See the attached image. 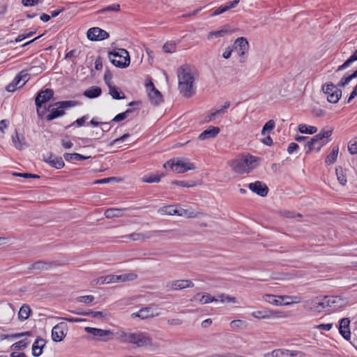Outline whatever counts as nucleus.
Listing matches in <instances>:
<instances>
[{"label": "nucleus", "instance_id": "obj_1", "mask_svg": "<svg viewBox=\"0 0 357 357\" xmlns=\"http://www.w3.org/2000/svg\"><path fill=\"white\" fill-rule=\"evenodd\" d=\"M178 89L185 98H190L194 93L192 84L195 78L192 75L189 65L181 66L178 68Z\"/></svg>", "mask_w": 357, "mask_h": 357}, {"label": "nucleus", "instance_id": "obj_2", "mask_svg": "<svg viewBox=\"0 0 357 357\" xmlns=\"http://www.w3.org/2000/svg\"><path fill=\"white\" fill-rule=\"evenodd\" d=\"M333 131V128H331L328 130H326L324 128L319 133L310 138V140L307 142V144H305V146L308 148L306 153L308 154L311 151L314 149L315 142H319V146L317 148V151L319 152L323 146L326 145L329 141H331L328 138L332 135Z\"/></svg>", "mask_w": 357, "mask_h": 357}, {"label": "nucleus", "instance_id": "obj_3", "mask_svg": "<svg viewBox=\"0 0 357 357\" xmlns=\"http://www.w3.org/2000/svg\"><path fill=\"white\" fill-rule=\"evenodd\" d=\"M78 105V102L75 100H63L56 102L54 104V106H56V108H52L49 110L50 113L46 116V120L47 121H52L56 118L61 117L65 114V109L75 107Z\"/></svg>", "mask_w": 357, "mask_h": 357}, {"label": "nucleus", "instance_id": "obj_4", "mask_svg": "<svg viewBox=\"0 0 357 357\" xmlns=\"http://www.w3.org/2000/svg\"><path fill=\"white\" fill-rule=\"evenodd\" d=\"M109 58L111 63L119 68H127L130 63L129 53L125 49H119L118 52H109Z\"/></svg>", "mask_w": 357, "mask_h": 357}, {"label": "nucleus", "instance_id": "obj_5", "mask_svg": "<svg viewBox=\"0 0 357 357\" xmlns=\"http://www.w3.org/2000/svg\"><path fill=\"white\" fill-rule=\"evenodd\" d=\"M53 96L54 91L52 89H42L37 93L35 103L37 108V114L39 117L42 118L43 114L49 110V108H46V107H44L43 111H40V109L42 105L53 98Z\"/></svg>", "mask_w": 357, "mask_h": 357}, {"label": "nucleus", "instance_id": "obj_6", "mask_svg": "<svg viewBox=\"0 0 357 357\" xmlns=\"http://www.w3.org/2000/svg\"><path fill=\"white\" fill-rule=\"evenodd\" d=\"M163 166L165 168L169 167L173 172L176 173H184L188 170L195 168L193 163L185 162L178 158L171 159L165 162Z\"/></svg>", "mask_w": 357, "mask_h": 357}, {"label": "nucleus", "instance_id": "obj_7", "mask_svg": "<svg viewBox=\"0 0 357 357\" xmlns=\"http://www.w3.org/2000/svg\"><path fill=\"white\" fill-rule=\"evenodd\" d=\"M323 92L327 95V100L331 103H337L342 97V90L332 82L322 86Z\"/></svg>", "mask_w": 357, "mask_h": 357}, {"label": "nucleus", "instance_id": "obj_8", "mask_svg": "<svg viewBox=\"0 0 357 357\" xmlns=\"http://www.w3.org/2000/svg\"><path fill=\"white\" fill-rule=\"evenodd\" d=\"M130 344H135L138 347L151 345V338L144 333H130L129 337L127 340Z\"/></svg>", "mask_w": 357, "mask_h": 357}, {"label": "nucleus", "instance_id": "obj_9", "mask_svg": "<svg viewBox=\"0 0 357 357\" xmlns=\"http://www.w3.org/2000/svg\"><path fill=\"white\" fill-rule=\"evenodd\" d=\"M85 331L97 337L98 340L104 342L109 341L114 337V333L110 330H104L100 328L86 327Z\"/></svg>", "mask_w": 357, "mask_h": 357}, {"label": "nucleus", "instance_id": "obj_10", "mask_svg": "<svg viewBox=\"0 0 357 357\" xmlns=\"http://www.w3.org/2000/svg\"><path fill=\"white\" fill-rule=\"evenodd\" d=\"M233 49L236 51L241 56L240 62L243 63L245 61L243 56L249 49V44L247 39L244 37L238 38L234 43Z\"/></svg>", "mask_w": 357, "mask_h": 357}, {"label": "nucleus", "instance_id": "obj_11", "mask_svg": "<svg viewBox=\"0 0 357 357\" xmlns=\"http://www.w3.org/2000/svg\"><path fill=\"white\" fill-rule=\"evenodd\" d=\"M87 38L91 41L103 40L109 38V34L106 31L99 27L90 28L87 33Z\"/></svg>", "mask_w": 357, "mask_h": 357}, {"label": "nucleus", "instance_id": "obj_12", "mask_svg": "<svg viewBox=\"0 0 357 357\" xmlns=\"http://www.w3.org/2000/svg\"><path fill=\"white\" fill-rule=\"evenodd\" d=\"M249 189L261 197H266L268 192V186L261 181H257L248 185Z\"/></svg>", "mask_w": 357, "mask_h": 357}, {"label": "nucleus", "instance_id": "obj_13", "mask_svg": "<svg viewBox=\"0 0 357 357\" xmlns=\"http://www.w3.org/2000/svg\"><path fill=\"white\" fill-rule=\"evenodd\" d=\"M67 328V325L64 322H61L54 326L52 330V338L54 342H61L63 340L66 334L63 329Z\"/></svg>", "mask_w": 357, "mask_h": 357}, {"label": "nucleus", "instance_id": "obj_14", "mask_svg": "<svg viewBox=\"0 0 357 357\" xmlns=\"http://www.w3.org/2000/svg\"><path fill=\"white\" fill-rule=\"evenodd\" d=\"M349 324L350 319L347 317L341 319L339 322V332L346 340H349L351 338Z\"/></svg>", "mask_w": 357, "mask_h": 357}, {"label": "nucleus", "instance_id": "obj_15", "mask_svg": "<svg viewBox=\"0 0 357 357\" xmlns=\"http://www.w3.org/2000/svg\"><path fill=\"white\" fill-rule=\"evenodd\" d=\"M151 89L149 92V98L151 103L155 106L159 105L163 102L161 93L155 87L153 82H151Z\"/></svg>", "mask_w": 357, "mask_h": 357}, {"label": "nucleus", "instance_id": "obj_16", "mask_svg": "<svg viewBox=\"0 0 357 357\" xmlns=\"http://www.w3.org/2000/svg\"><path fill=\"white\" fill-rule=\"evenodd\" d=\"M56 265L55 261H38L31 265L29 267V270H37V271H45L51 268L52 266Z\"/></svg>", "mask_w": 357, "mask_h": 357}, {"label": "nucleus", "instance_id": "obj_17", "mask_svg": "<svg viewBox=\"0 0 357 357\" xmlns=\"http://www.w3.org/2000/svg\"><path fill=\"white\" fill-rule=\"evenodd\" d=\"M220 131V129L218 127L211 126L199 135L198 139L205 140L214 138L218 135Z\"/></svg>", "mask_w": 357, "mask_h": 357}, {"label": "nucleus", "instance_id": "obj_18", "mask_svg": "<svg viewBox=\"0 0 357 357\" xmlns=\"http://www.w3.org/2000/svg\"><path fill=\"white\" fill-rule=\"evenodd\" d=\"M247 162H245L244 158L232 160L230 163L231 167L238 174H243L248 172V169L245 166Z\"/></svg>", "mask_w": 357, "mask_h": 357}, {"label": "nucleus", "instance_id": "obj_19", "mask_svg": "<svg viewBox=\"0 0 357 357\" xmlns=\"http://www.w3.org/2000/svg\"><path fill=\"white\" fill-rule=\"evenodd\" d=\"M167 287H170L174 290H178L187 287H193L194 284L190 280H178L172 282L170 284H168Z\"/></svg>", "mask_w": 357, "mask_h": 357}, {"label": "nucleus", "instance_id": "obj_20", "mask_svg": "<svg viewBox=\"0 0 357 357\" xmlns=\"http://www.w3.org/2000/svg\"><path fill=\"white\" fill-rule=\"evenodd\" d=\"M45 343V339L38 337L32 345V355L35 357L40 356L43 353V349Z\"/></svg>", "mask_w": 357, "mask_h": 357}, {"label": "nucleus", "instance_id": "obj_21", "mask_svg": "<svg viewBox=\"0 0 357 357\" xmlns=\"http://www.w3.org/2000/svg\"><path fill=\"white\" fill-rule=\"evenodd\" d=\"M157 314L154 313L153 310L150 307L141 308L137 312L132 313L131 317L133 318L139 317L142 319H145L151 317H153Z\"/></svg>", "mask_w": 357, "mask_h": 357}, {"label": "nucleus", "instance_id": "obj_22", "mask_svg": "<svg viewBox=\"0 0 357 357\" xmlns=\"http://www.w3.org/2000/svg\"><path fill=\"white\" fill-rule=\"evenodd\" d=\"M12 142L17 149L22 150L26 147L25 137L22 134H19L15 130V134L12 135Z\"/></svg>", "mask_w": 357, "mask_h": 357}, {"label": "nucleus", "instance_id": "obj_23", "mask_svg": "<svg viewBox=\"0 0 357 357\" xmlns=\"http://www.w3.org/2000/svg\"><path fill=\"white\" fill-rule=\"evenodd\" d=\"M161 231H153L149 232L148 234L142 233H132L129 235L123 236V238H128L132 241H145L147 238H151L153 233L160 232Z\"/></svg>", "mask_w": 357, "mask_h": 357}, {"label": "nucleus", "instance_id": "obj_24", "mask_svg": "<svg viewBox=\"0 0 357 357\" xmlns=\"http://www.w3.org/2000/svg\"><path fill=\"white\" fill-rule=\"evenodd\" d=\"M243 158L245 162H247L245 166L248 169V172L249 170L257 167L259 165V161L261 160L260 158H257L250 154L243 156Z\"/></svg>", "mask_w": 357, "mask_h": 357}, {"label": "nucleus", "instance_id": "obj_25", "mask_svg": "<svg viewBox=\"0 0 357 357\" xmlns=\"http://www.w3.org/2000/svg\"><path fill=\"white\" fill-rule=\"evenodd\" d=\"M126 208H110L105 211V215L107 218H119L123 215Z\"/></svg>", "mask_w": 357, "mask_h": 357}, {"label": "nucleus", "instance_id": "obj_26", "mask_svg": "<svg viewBox=\"0 0 357 357\" xmlns=\"http://www.w3.org/2000/svg\"><path fill=\"white\" fill-rule=\"evenodd\" d=\"M102 93V89L100 87L97 86H93L91 87H89L86 91H84L83 95L89 98H96L99 97Z\"/></svg>", "mask_w": 357, "mask_h": 357}, {"label": "nucleus", "instance_id": "obj_27", "mask_svg": "<svg viewBox=\"0 0 357 357\" xmlns=\"http://www.w3.org/2000/svg\"><path fill=\"white\" fill-rule=\"evenodd\" d=\"M109 93L114 100H121L126 98V96L123 91H121L115 85H109Z\"/></svg>", "mask_w": 357, "mask_h": 357}, {"label": "nucleus", "instance_id": "obj_28", "mask_svg": "<svg viewBox=\"0 0 357 357\" xmlns=\"http://www.w3.org/2000/svg\"><path fill=\"white\" fill-rule=\"evenodd\" d=\"M229 32H230V27L228 24H225L220 30L209 32L208 38L211 39L213 36L215 38L223 37Z\"/></svg>", "mask_w": 357, "mask_h": 357}, {"label": "nucleus", "instance_id": "obj_29", "mask_svg": "<svg viewBox=\"0 0 357 357\" xmlns=\"http://www.w3.org/2000/svg\"><path fill=\"white\" fill-rule=\"evenodd\" d=\"M77 314L83 316H91L93 318L98 319L100 320H105L107 319V314L106 312H95L89 310L84 312H76Z\"/></svg>", "mask_w": 357, "mask_h": 357}, {"label": "nucleus", "instance_id": "obj_30", "mask_svg": "<svg viewBox=\"0 0 357 357\" xmlns=\"http://www.w3.org/2000/svg\"><path fill=\"white\" fill-rule=\"evenodd\" d=\"M200 296V294L198 293L196 296L194 297V301L199 300V302L202 304L209 303L213 301H218V296H213L209 294H206L201 296V298H199Z\"/></svg>", "mask_w": 357, "mask_h": 357}, {"label": "nucleus", "instance_id": "obj_31", "mask_svg": "<svg viewBox=\"0 0 357 357\" xmlns=\"http://www.w3.org/2000/svg\"><path fill=\"white\" fill-rule=\"evenodd\" d=\"M324 301L325 302V305L328 307H332L333 310L341 307L340 305H335L337 303V301H340V298L337 296H324Z\"/></svg>", "mask_w": 357, "mask_h": 357}, {"label": "nucleus", "instance_id": "obj_32", "mask_svg": "<svg viewBox=\"0 0 357 357\" xmlns=\"http://www.w3.org/2000/svg\"><path fill=\"white\" fill-rule=\"evenodd\" d=\"M63 158L66 161H72V160H85L91 158V156H85L81 155L79 153H66L63 155Z\"/></svg>", "mask_w": 357, "mask_h": 357}, {"label": "nucleus", "instance_id": "obj_33", "mask_svg": "<svg viewBox=\"0 0 357 357\" xmlns=\"http://www.w3.org/2000/svg\"><path fill=\"white\" fill-rule=\"evenodd\" d=\"M338 151L339 147L337 146H334L333 148L331 153L329 155H328L325 159V163L327 165L333 164L336 161L338 155Z\"/></svg>", "mask_w": 357, "mask_h": 357}, {"label": "nucleus", "instance_id": "obj_34", "mask_svg": "<svg viewBox=\"0 0 357 357\" xmlns=\"http://www.w3.org/2000/svg\"><path fill=\"white\" fill-rule=\"evenodd\" d=\"M252 316L257 319H269L273 314V312L267 310H257L253 312Z\"/></svg>", "mask_w": 357, "mask_h": 357}, {"label": "nucleus", "instance_id": "obj_35", "mask_svg": "<svg viewBox=\"0 0 357 357\" xmlns=\"http://www.w3.org/2000/svg\"><path fill=\"white\" fill-rule=\"evenodd\" d=\"M30 307L28 305H23L18 312V318L20 320H26L29 317L31 312Z\"/></svg>", "mask_w": 357, "mask_h": 357}, {"label": "nucleus", "instance_id": "obj_36", "mask_svg": "<svg viewBox=\"0 0 357 357\" xmlns=\"http://www.w3.org/2000/svg\"><path fill=\"white\" fill-rule=\"evenodd\" d=\"M298 131L303 134L312 135L317 132V128L312 126H307L306 124H300L298 126Z\"/></svg>", "mask_w": 357, "mask_h": 357}, {"label": "nucleus", "instance_id": "obj_37", "mask_svg": "<svg viewBox=\"0 0 357 357\" xmlns=\"http://www.w3.org/2000/svg\"><path fill=\"white\" fill-rule=\"evenodd\" d=\"M289 352L288 350L275 349L271 353L265 354V357H289V356H292Z\"/></svg>", "mask_w": 357, "mask_h": 357}, {"label": "nucleus", "instance_id": "obj_38", "mask_svg": "<svg viewBox=\"0 0 357 357\" xmlns=\"http://www.w3.org/2000/svg\"><path fill=\"white\" fill-rule=\"evenodd\" d=\"M48 164L57 169H61L64 167L65 163L61 157H54L52 160H48Z\"/></svg>", "mask_w": 357, "mask_h": 357}, {"label": "nucleus", "instance_id": "obj_39", "mask_svg": "<svg viewBox=\"0 0 357 357\" xmlns=\"http://www.w3.org/2000/svg\"><path fill=\"white\" fill-rule=\"evenodd\" d=\"M135 110V108L128 109L125 112L116 115L112 120V122H119L127 118V116Z\"/></svg>", "mask_w": 357, "mask_h": 357}, {"label": "nucleus", "instance_id": "obj_40", "mask_svg": "<svg viewBox=\"0 0 357 357\" xmlns=\"http://www.w3.org/2000/svg\"><path fill=\"white\" fill-rule=\"evenodd\" d=\"M121 9L119 4H112L102 8L98 11V13H105L107 12H119Z\"/></svg>", "mask_w": 357, "mask_h": 357}, {"label": "nucleus", "instance_id": "obj_41", "mask_svg": "<svg viewBox=\"0 0 357 357\" xmlns=\"http://www.w3.org/2000/svg\"><path fill=\"white\" fill-rule=\"evenodd\" d=\"M31 335V331H26L20 333H15L12 335H1L0 338L1 340L8 339V338H20L24 336H30Z\"/></svg>", "mask_w": 357, "mask_h": 357}, {"label": "nucleus", "instance_id": "obj_42", "mask_svg": "<svg viewBox=\"0 0 357 357\" xmlns=\"http://www.w3.org/2000/svg\"><path fill=\"white\" fill-rule=\"evenodd\" d=\"M119 282H126V281H132L137 278V275L134 273H129L123 275H118Z\"/></svg>", "mask_w": 357, "mask_h": 357}, {"label": "nucleus", "instance_id": "obj_43", "mask_svg": "<svg viewBox=\"0 0 357 357\" xmlns=\"http://www.w3.org/2000/svg\"><path fill=\"white\" fill-rule=\"evenodd\" d=\"M164 176V174H161V175H155V174H152V175H149V176H146L143 178V181L146 182V183H158L160 181V178Z\"/></svg>", "mask_w": 357, "mask_h": 357}, {"label": "nucleus", "instance_id": "obj_44", "mask_svg": "<svg viewBox=\"0 0 357 357\" xmlns=\"http://www.w3.org/2000/svg\"><path fill=\"white\" fill-rule=\"evenodd\" d=\"M275 123L273 119L268 121L262 128L261 134L266 135V132L271 131L274 129Z\"/></svg>", "mask_w": 357, "mask_h": 357}, {"label": "nucleus", "instance_id": "obj_45", "mask_svg": "<svg viewBox=\"0 0 357 357\" xmlns=\"http://www.w3.org/2000/svg\"><path fill=\"white\" fill-rule=\"evenodd\" d=\"M348 150L352 155L357 153V137L349 141L348 144Z\"/></svg>", "mask_w": 357, "mask_h": 357}, {"label": "nucleus", "instance_id": "obj_46", "mask_svg": "<svg viewBox=\"0 0 357 357\" xmlns=\"http://www.w3.org/2000/svg\"><path fill=\"white\" fill-rule=\"evenodd\" d=\"M336 175L340 184L344 185L347 183L346 176L343 174V169L341 167L336 168Z\"/></svg>", "mask_w": 357, "mask_h": 357}, {"label": "nucleus", "instance_id": "obj_47", "mask_svg": "<svg viewBox=\"0 0 357 357\" xmlns=\"http://www.w3.org/2000/svg\"><path fill=\"white\" fill-rule=\"evenodd\" d=\"M129 333H126L125 331H119L117 332L114 335L116 336V339L118 340L119 342L123 343H127V340L129 337Z\"/></svg>", "mask_w": 357, "mask_h": 357}, {"label": "nucleus", "instance_id": "obj_48", "mask_svg": "<svg viewBox=\"0 0 357 357\" xmlns=\"http://www.w3.org/2000/svg\"><path fill=\"white\" fill-rule=\"evenodd\" d=\"M161 211L168 215L177 214L179 215V213H181V209L176 210V209L174 208V207L172 206H165L161 209Z\"/></svg>", "mask_w": 357, "mask_h": 357}, {"label": "nucleus", "instance_id": "obj_49", "mask_svg": "<svg viewBox=\"0 0 357 357\" xmlns=\"http://www.w3.org/2000/svg\"><path fill=\"white\" fill-rule=\"evenodd\" d=\"M13 175L17 177H21L24 178H39L40 176L38 174H31V173H19V172H13Z\"/></svg>", "mask_w": 357, "mask_h": 357}, {"label": "nucleus", "instance_id": "obj_50", "mask_svg": "<svg viewBox=\"0 0 357 357\" xmlns=\"http://www.w3.org/2000/svg\"><path fill=\"white\" fill-rule=\"evenodd\" d=\"M28 344L29 342H27L26 340H22L14 343L11 347L15 350L24 349L27 347Z\"/></svg>", "mask_w": 357, "mask_h": 357}, {"label": "nucleus", "instance_id": "obj_51", "mask_svg": "<svg viewBox=\"0 0 357 357\" xmlns=\"http://www.w3.org/2000/svg\"><path fill=\"white\" fill-rule=\"evenodd\" d=\"M264 299L265 301L273 304L275 305H281V302L275 298V296L271 294H266L264 296Z\"/></svg>", "mask_w": 357, "mask_h": 357}, {"label": "nucleus", "instance_id": "obj_52", "mask_svg": "<svg viewBox=\"0 0 357 357\" xmlns=\"http://www.w3.org/2000/svg\"><path fill=\"white\" fill-rule=\"evenodd\" d=\"M218 301H220L221 302H232L236 303V298L235 297L230 296L229 295H225V294H220L218 295Z\"/></svg>", "mask_w": 357, "mask_h": 357}, {"label": "nucleus", "instance_id": "obj_53", "mask_svg": "<svg viewBox=\"0 0 357 357\" xmlns=\"http://www.w3.org/2000/svg\"><path fill=\"white\" fill-rule=\"evenodd\" d=\"M352 80V78L350 77L349 75L347 76L344 75L342 77L340 81L337 83L336 85L337 88L344 87L347 86L351 81Z\"/></svg>", "mask_w": 357, "mask_h": 357}, {"label": "nucleus", "instance_id": "obj_54", "mask_svg": "<svg viewBox=\"0 0 357 357\" xmlns=\"http://www.w3.org/2000/svg\"><path fill=\"white\" fill-rule=\"evenodd\" d=\"M112 77H113L112 73H111L109 69L108 68H106L105 75H104V81H105V84L107 85V86H109V85H112V82H111Z\"/></svg>", "mask_w": 357, "mask_h": 357}, {"label": "nucleus", "instance_id": "obj_55", "mask_svg": "<svg viewBox=\"0 0 357 357\" xmlns=\"http://www.w3.org/2000/svg\"><path fill=\"white\" fill-rule=\"evenodd\" d=\"M162 49L165 52L172 53L176 51V45L174 43H166L163 45Z\"/></svg>", "mask_w": 357, "mask_h": 357}, {"label": "nucleus", "instance_id": "obj_56", "mask_svg": "<svg viewBox=\"0 0 357 357\" xmlns=\"http://www.w3.org/2000/svg\"><path fill=\"white\" fill-rule=\"evenodd\" d=\"M95 298L93 296L88 295V296H79L77 298V301L84 303H90L94 301Z\"/></svg>", "mask_w": 357, "mask_h": 357}, {"label": "nucleus", "instance_id": "obj_57", "mask_svg": "<svg viewBox=\"0 0 357 357\" xmlns=\"http://www.w3.org/2000/svg\"><path fill=\"white\" fill-rule=\"evenodd\" d=\"M172 184H174V185H180L181 187H185V188H190V187H193V186H195L196 184L195 183H188V182L185 181H173L172 182Z\"/></svg>", "mask_w": 357, "mask_h": 357}, {"label": "nucleus", "instance_id": "obj_58", "mask_svg": "<svg viewBox=\"0 0 357 357\" xmlns=\"http://www.w3.org/2000/svg\"><path fill=\"white\" fill-rule=\"evenodd\" d=\"M18 76L22 77V81L23 82L20 86L19 88L23 86L29 79V75L26 73L24 70L21 71L17 74Z\"/></svg>", "mask_w": 357, "mask_h": 357}, {"label": "nucleus", "instance_id": "obj_59", "mask_svg": "<svg viewBox=\"0 0 357 357\" xmlns=\"http://www.w3.org/2000/svg\"><path fill=\"white\" fill-rule=\"evenodd\" d=\"M119 179L116 177L112 176V177H108L102 179L96 180L93 183L94 184H103V183H107L112 181H118Z\"/></svg>", "mask_w": 357, "mask_h": 357}, {"label": "nucleus", "instance_id": "obj_60", "mask_svg": "<svg viewBox=\"0 0 357 357\" xmlns=\"http://www.w3.org/2000/svg\"><path fill=\"white\" fill-rule=\"evenodd\" d=\"M181 216H185L188 218H195L197 217V213L194 211H189L185 209H181V213H179Z\"/></svg>", "mask_w": 357, "mask_h": 357}, {"label": "nucleus", "instance_id": "obj_61", "mask_svg": "<svg viewBox=\"0 0 357 357\" xmlns=\"http://www.w3.org/2000/svg\"><path fill=\"white\" fill-rule=\"evenodd\" d=\"M106 284L119 282L118 275H107L105 276Z\"/></svg>", "mask_w": 357, "mask_h": 357}, {"label": "nucleus", "instance_id": "obj_62", "mask_svg": "<svg viewBox=\"0 0 357 357\" xmlns=\"http://www.w3.org/2000/svg\"><path fill=\"white\" fill-rule=\"evenodd\" d=\"M129 137H130V134L129 133H126V134L123 135L121 137L112 140L109 144V146H113L114 144H116L119 142H123L124 140H126Z\"/></svg>", "mask_w": 357, "mask_h": 357}, {"label": "nucleus", "instance_id": "obj_63", "mask_svg": "<svg viewBox=\"0 0 357 357\" xmlns=\"http://www.w3.org/2000/svg\"><path fill=\"white\" fill-rule=\"evenodd\" d=\"M227 11V8L225 7V6H220L219 8H218L215 10H214L211 16V17H215L216 15H220L225 12Z\"/></svg>", "mask_w": 357, "mask_h": 357}, {"label": "nucleus", "instance_id": "obj_64", "mask_svg": "<svg viewBox=\"0 0 357 357\" xmlns=\"http://www.w3.org/2000/svg\"><path fill=\"white\" fill-rule=\"evenodd\" d=\"M283 216L287 218H294L296 217H302L301 213H295L294 212L286 211L283 212Z\"/></svg>", "mask_w": 357, "mask_h": 357}]
</instances>
